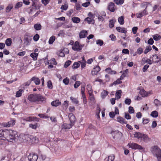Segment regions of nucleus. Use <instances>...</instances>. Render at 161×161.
Returning <instances> with one entry per match:
<instances>
[{"mask_svg":"<svg viewBox=\"0 0 161 161\" xmlns=\"http://www.w3.org/2000/svg\"><path fill=\"white\" fill-rule=\"evenodd\" d=\"M28 99L31 102L37 103H44L46 99L39 94H31L28 97Z\"/></svg>","mask_w":161,"mask_h":161,"instance_id":"obj_1","label":"nucleus"},{"mask_svg":"<svg viewBox=\"0 0 161 161\" xmlns=\"http://www.w3.org/2000/svg\"><path fill=\"white\" fill-rule=\"evenodd\" d=\"M17 132L12 130H7L6 140L10 142L14 140L16 137L17 136Z\"/></svg>","mask_w":161,"mask_h":161,"instance_id":"obj_2","label":"nucleus"},{"mask_svg":"<svg viewBox=\"0 0 161 161\" xmlns=\"http://www.w3.org/2000/svg\"><path fill=\"white\" fill-rule=\"evenodd\" d=\"M134 136L135 138H137L141 140L146 142H147L150 140V138L148 137L147 135L139 132H135L134 134Z\"/></svg>","mask_w":161,"mask_h":161,"instance_id":"obj_3","label":"nucleus"},{"mask_svg":"<svg viewBox=\"0 0 161 161\" xmlns=\"http://www.w3.org/2000/svg\"><path fill=\"white\" fill-rule=\"evenodd\" d=\"M128 146L133 149H138L140 150H141L143 151H145V148L144 147L136 143L130 142L128 144Z\"/></svg>","mask_w":161,"mask_h":161,"instance_id":"obj_4","label":"nucleus"},{"mask_svg":"<svg viewBox=\"0 0 161 161\" xmlns=\"http://www.w3.org/2000/svg\"><path fill=\"white\" fill-rule=\"evenodd\" d=\"M15 121L14 119H11L7 122H4L1 124V125L4 127H8L12 126L15 125Z\"/></svg>","mask_w":161,"mask_h":161,"instance_id":"obj_5","label":"nucleus"},{"mask_svg":"<svg viewBox=\"0 0 161 161\" xmlns=\"http://www.w3.org/2000/svg\"><path fill=\"white\" fill-rule=\"evenodd\" d=\"M7 130H0V140H6Z\"/></svg>","mask_w":161,"mask_h":161,"instance_id":"obj_6","label":"nucleus"},{"mask_svg":"<svg viewBox=\"0 0 161 161\" xmlns=\"http://www.w3.org/2000/svg\"><path fill=\"white\" fill-rule=\"evenodd\" d=\"M28 158L30 161H36L38 156L36 154H32L29 155Z\"/></svg>","mask_w":161,"mask_h":161,"instance_id":"obj_7","label":"nucleus"},{"mask_svg":"<svg viewBox=\"0 0 161 161\" xmlns=\"http://www.w3.org/2000/svg\"><path fill=\"white\" fill-rule=\"evenodd\" d=\"M70 123L74 125L76 121V118L75 115L72 113H70L68 116Z\"/></svg>","mask_w":161,"mask_h":161,"instance_id":"obj_8","label":"nucleus"},{"mask_svg":"<svg viewBox=\"0 0 161 161\" xmlns=\"http://www.w3.org/2000/svg\"><path fill=\"white\" fill-rule=\"evenodd\" d=\"M154 151L158 161H161V150L159 148H156V149Z\"/></svg>","mask_w":161,"mask_h":161,"instance_id":"obj_9","label":"nucleus"},{"mask_svg":"<svg viewBox=\"0 0 161 161\" xmlns=\"http://www.w3.org/2000/svg\"><path fill=\"white\" fill-rule=\"evenodd\" d=\"M39 119L37 118H35L33 117L30 116L23 119V120L26 121L31 122L36 120L37 121H39Z\"/></svg>","mask_w":161,"mask_h":161,"instance_id":"obj_10","label":"nucleus"},{"mask_svg":"<svg viewBox=\"0 0 161 161\" xmlns=\"http://www.w3.org/2000/svg\"><path fill=\"white\" fill-rule=\"evenodd\" d=\"M147 8V6L145 9L142 12H141L139 14H137V18H141L143 15H145L147 14V11L146 10V9Z\"/></svg>","mask_w":161,"mask_h":161,"instance_id":"obj_11","label":"nucleus"},{"mask_svg":"<svg viewBox=\"0 0 161 161\" xmlns=\"http://www.w3.org/2000/svg\"><path fill=\"white\" fill-rule=\"evenodd\" d=\"M114 4L112 2L109 3L108 8L111 12H114L115 11Z\"/></svg>","mask_w":161,"mask_h":161,"instance_id":"obj_12","label":"nucleus"},{"mask_svg":"<svg viewBox=\"0 0 161 161\" xmlns=\"http://www.w3.org/2000/svg\"><path fill=\"white\" fill-rule=\"evenodd\" d=\"M93 70L92 71V75H97V73L100 71V68L98 66H96L93 68Z\"/></svg>","mask_w":161,"mask_h":161,"instance_id":"obj_13","label":"nucleus"},{"mask_svg":"<svg viewBox=\"0 0 161 161\" xmlns=\"http://www.w3.org/2000/svg\"><path fill=\"white\" fill-rule=\"evenodd\" d=\"M72 49L75 51H80V48H79V43L78 41L75 42L74 45L72 47Z\"/></svg>","mask_w":161,"mask_h":161,"instance_id":"obj_14","label":"nucleus"},{"mask_svg":"<svg viewBox=\"0 0 161 161\" xmlns=\"http://www.w3.org/2000/svg\"><path fill=\"white\" fill-rule=\"evenodd\" d=\"M116 29L117 31L119 32H121L126 34L127 32L126 29L124 27H121L119 26L117 27L116 28Z\"/></svg>","mask_w":161,"mask_h":161,"instance_id":"obj_15","label":"nucleus"},{"mask_svg":"<svg viewBox=\"0 0 161 161\" xmlns=\"http://www.w3.org/2000/svg\"><path fill=\"white\" fill-rule=\"evenodd\" d=\"M87 32L86 31H82L79 33V36L80 38H85L87 35Z\"/></svg>","mask_w":161,"mask_h":161,"instance_id":"obj_16","label":"nucleus"},{"mask_svg":"<svg viewBox=\"0 0 161 161\" xmlns=\"http://www.w3.org/2000/svg\"><path fill=\"white\" fill-rule=\"evenodd\" d=\"M51 104L52 106L57 107L61 104V103L59 101V100H56L52 102L51 103Z\"/></svg>","mask_w":161,"mask_h":161,"instance_id":"obj_17","label":"nucleus"},{"mask_svg":"<svg viewBox=\"0 0 161 161\" xmlns=\"http://www.w3.org/2000/svg\"><path fill=\"white\" fill-rule=\"evenodd\" d=\"M31 80V81H34V82L36 85L39 84L40 83V80L38 78L36 77H32Z\"/></svg>","mask_w":161,"mask_h":161,"instance_id":"obj_18","label":"nucleus"},{"mask_svg":"<svg viewBox=\"0 0 161 161\" xmlns=\"http://www.w3.org/2000/svg\"><path fill=\"white\" fill-rule=\"evenodd\" d=\"M73 125L71 123L69 124L64 123L63 125L62 128L65 129H69L71 128Z\"/></svg>","mask_w":161,"mask_h":161,"instance_id":"obj_19","label":"nucleus"},{"mask_svg":"<svg viewBox=\"0 0 161 161\" xmlns=\"http://www.w3.org/2000/svg\"><path fill=\"white\" fill-rule=\"evenodd\" d=\"M31 139V143H37L38 142V139L36 136H30Z\"/></svg>","mask_w":161,"mask_h":161,"instance_id":"obj_20","label":"nucleus"},{"mask_svg":"<svg viewBox=\"0 0 161 161\" xmlns=\"http://www.w3.org/2000/svg\"><path fill=\"white\" fill-rule=\"evenodd\" d=\"M89 99L90 100L91 103L92 104H94L95 103V97H94V95L92 93H89Z\"/></svg>","mask_w":161,"mask_h":161,"instance_id":"obj_21","label":"nucleus"},{"mask_svg":"<svg viewBox=\"0 0 161 161\" xmlns=\"http://www.w3.org/2000/svg\"><path fill=\"white\" fill-rule=\"evenodd\" d=\"M117 121L121 124H127L126 121L125 120V119L122 117H118L117 118Z\"/></svg>","mask_w":161,"mask_h":161,"instance_id":"obj_22","label":"nucleus"},{"mask_svg":"<svg viewBox=\"0 0 161 161\" xmlns=\"http://www.w3.org/2000/svg\"><path fill=\"white\" fill-rule=\"evenodd\" d=\"M122 91L121 90L117 91L115 93V97L117 99H119L121 96Z\"/></svg>","mask_w":161,"mask_h":161,"instance_id":"obj_23","label":"nucleus"},{"mask_svg":"<svg viewBox=\"0 0 161 161\" xmlns=\"http://www.w3.org/2000/svg\"><path fill=\"white\" fill-rule=\"evenodd\" d=\"M71 20L73 22L75 23H78L80 21V19L77 17H74L72 18Z\"/></svg>","mask_w":161,"mask_h":161,"instance_id":"obj_24","label":"nucleus"},{"mask_svg":"<svg viewBox=\"0 0 161 161\" xmlns=\"http://www.w3.org/2000/svg\"><path fill=\"white\" fill-rule=\"evenodd\" d=\"M124 18L123 16L119 17L118 19V21L119 23L121 25H122L124 23Z\"/></svg>","mask_w":161,"mask_h":161,"instance_id":"obj_25","label":"nucleus"},{"mask_svg":"<svg viewBox=\"0 0 161 161\" xmlns=\"http://www.w3.org/2000/svg\"><path fill=\"white\" fill-rule=\"evenodd\" d=\"M24 92V91L23 89H19L18 91L16 92V97H20Z\"/></svg>","mask_w":161,"mask_h":161,"instance_id":"obj_26","label":"nucleus"},{"mask_svg":"<svg viewBox=\"0 0 161 161\" xmlns=\"http://www.w3.org/2000/svg\"><path fill=\"white\" fill-rule=\"evenodd\" d=\"M142 61L144 63H147L149 64H151L153 63L152 61L150 59L146 60L145 58H142Z\"/></svg>","mask_w":161,"mask_h":161,"instance_id":"obj_27","label":"nucleus"},{"mask_svg":"<svg viewBox=\"0 0 161 161\" xmlns=\"http://www.w3.org/2000/svg\"><path fill=\"white\" fill-rule=\"evenodd\" d=\"M153 39L155 41H158L160 40L161 38L160 35L156 34L153 36Z\"/></svg>","mask_w":161,"mask_h":161,"instance_id":"obj_28","label":"nucleus"},{"mask_svg":"<svg viewBox=\"0 0 161 161\" xmlns=\"http://www.w3.org/2000/svg\"><path fill=\"white\" fill-rule=\"evenodd\" d=\"M114 158L115 157L114 155H111L109 156L108 158H106L105 160L107 161H113Z\"/></svg>","mask_w":161,"mask_h":161,"instance_id":"obj_29","label":"nucleus"},{"mask_svg":"<svg viewBox=\"0 0 161 161\" xmlns=\"http://www.w3.org/2000/svg\"><path fill=\"white\" fill-rule=\"evenodd\" d=\"M12 39L10 38L7 39L5 41V43L6 45L8 46H9L11 45L12 44Z\"/></svg>","mask_w":161,"mask_h":161,"instance_id":"obj_30","label":"nucleus"},{"mask_svg":"<svg viewBox=\"0 0 161 161\" xmlns=\"http://www.w3.org/2000/svg\"><path fill=\"white\" fill-rule=\"evenodd\" d=\"M38 54L35 53H32L30 54V56L34 60H36L37 59Z\"/></svg>","mask_w":161,"mask_h":161,"instance_id":"obj_31","label":"nucleus"},{"mask_svg":"<svg viewBox=\"0 0 161 161\" xmlns=\"http://www.w3.org/2000/svg\"><path fill=\"white\" fill-rule=\"evenodd\" d=\"M34 27L36 30H40L41 29L42 26L40 24H36L34 25Z\"/></svg>","mask_w":161,"mask_h":161,"instance_id":"obj_32","label":"nucleus"},{"mask_svg":"<svg viewBox=\"0 0 161 161\" xmlns=\"http://www.w3.org/2000/svg\"><path fill=\"white\" fill-rule=\"evenodd\" d=\"M114 2L117 5H121L124 3V0H114Z\"/></svg>","mask_w":161,"mask_h":161,"instance_id":"obj_33","label":"nucleus"},{"mask_svg":"<svg viewBox=\"0 0 161 161\" xmlns=\"http://www.w3.org/2000/svg\"><path fill=\"white\" fill-rule=\"evenodd\" d=\"M38 125V124L37 123H36L34 125L31 124H29V127L31 128L32 129L36 130L37 127Z\"/></svg>","mask_w":161,"mask_h":161,"instance_id":"obj_34","label":"nucleus"},{"mask_svg":"<svg viewBox=\"0 0 161 161\" xmlns=\"http://www.w3.org/2000/svg\"><path fill=\"white\" fill-rule=\"evenodd\" d=\"M108 92L105 90H104L101 93V97L103 98H104L108 95Z\"/></svg>","mask_w":161,"mask_h":161,"instance_id":"obj_35","label":"nucleus"},{"mask_svg":"<svg viewBox=\"0 0 161 161\" xmlns=\"http://www.w3.org/2000/svg\"><path fill=\"white\" fill-rule=\"evenodd\" d=\"M70 99L73 103L76 104H77L78 103L79 101L77 98H76L72 97H70Z\"/></svg>","mask_w":161,"mask_h":161,"instance_id":"obj_36","label":"nucleus"},{"mask_svg":"<svg viewBox=\"0 0 161 161\" xmlns=\"http://www.w3.org/2000/svg\"><path fill=\"white\" fill-rule=\"evenodd\" d=\"M152 50V47L151 46H147L144 51V53L145 54L149 52L150 51Z\"/></svg>","mask_w":161,"mask_h":161,"instance_id":"obj_37","label":"nucleus"},{"mask_svg":"<svg viewBox=\"0 0 161 161\" xmlns=\"http://www.w3.org/2000/svg\"><path fill=\"white\" fill-rule=\"evenodd\" d=\"M22 4L23 3L21 2H19L15 5L14 8L15 9H18L19 8L22 7Z\"/></svg>","mask_w":161,"mask_h":161,"instance_id":"obj_38","label":"nucleus"},{"mask_svg":"<svg viewBox=\"0 0 161 161\" xmlns=\"http://www.w3.org/2000/svg\"><path fill=\"white\" fill-rule=\"evenodd\" d=\"M151 115L153 117H157L158 115V112L156 111L152 112L151 114Z\"/></svg>","mask_w":161,"mask_h":161,"instance_id":"obj_39","label":"nucleus"},{"mask_svg":"<svg viewBox=\"0 0 161 161\" xmlns=\"http://www.w3.org/2000/svg\"><path fill=\"white\" fill-rule=\"evenodd\" d=\"M80 64L79 63L75 62L72 66V68L73 69H77L80 66Z\"/></svg>","mask_w":161,"mask_h":161,"instance_id":"obj_40","label":"nucleus"},{"mask_svg":"<svg viewBox=\"0 0 161 161\" xmlns=\"http://www.w3.org/2000/svg\"><path fill=\"white\" fill-rule=\"evenodd\" d=\"M55 39V36H52L51 37L48 41L49 43L50 44H52L53 42L54 41Z\"/></svg>","mask_w":161,"mask_h":161,"instance_id":"obj_41","label":"nucleus"},{"mask_svg":"<svg viewBox=\"0 0 161 161\" xmlns=\"http://www.w3.org/2000/svg\"><path fill=\"white\" fill-rule=\"evenodd\" d=\"M13 6L11 4H9L6 7V12H9L13 8Z\"/></svg>","mask_w":161,"mask_h":161,"instance_id":"obj_42","label":"nucleus"},{"mask_svg":"<svg viewBox=\"0 0 161 161\" xmlns=\"http://www.w3.org/2000/svg\"><path fill=\"white\" fill-rule=\"evenodd\" d=\"M114 134H115V135L113 137L114 138H117L118 137V136H121L122 135V134L119 131H116L114 132Z\"/></svg>","mask_w":161,"mask_h":161,"instance_id":"obj_43","label":"nucleus"},{"mask_svg":"<svg viewBox=\"0 0 161 161\" xmlns=\"http://www.w3.org/2000/svg\"><path fill=\"white\" fill-rule=\"evenodd\" d=\"M79 62L80 64L81 67L82 69H83L86 67V62L80 60L79 61Z\"/></svg>","mask_w":161,"mask_h":161,"instance_id":"obj_44","label":"nucleus"},{"mask_svg":"<svg viewBox=\"0 0 161 161\" xmlns=\"http://www.w3.org/2000/svg\"><path fill=\"white\" fill-rule=\"evenodd\" d=\"M86 89L89 92V93H92V87L90 85H87L86 86Z\"/></svg>","mask_w":161,"mask_h":161,"instance_id":"obj_45","label":"nucleus"},{"mask_svg":"<svg viewBox=\"0 0 161 161\" xmlns=\"http://www.w3.org/2000/svg\"><path fill=\"white\" fill-rule=\"evenodd\" d=\"M96 44L100 46H102L103 44V42L100 39L97 40L96 41Z\"/></svg>","mask_w":161,"mask_h":161,"instance_id":"obj_46","label":"nucleus"},{"mask_svg":"<svg viewBox=\"0 0 161 161\" xmlns=\"http://www.w3.org/2000/svg\"><path fill=\"white\" fill-rule=\"evenodd\" d=\"M47 87L50 89H52L53 88V86L52 83V82L51 80H48L47 82Z\"/></svg>","mask_w":161,"mask_h":161,"instance_id":"obj_47","label":"nucleus"},{"mask_svg":"<svg viewBox=\"0 0 161 161\" xmlns=\"http://www.w3.org/2000/svg\"><path fill=\"white\" fill-rule=\"evenodd\" d=\"M106 15V14L105 13H103L102 16H100V15H98V19L102 21H103L104 20V18L103 17V16H105Z\"/></svg>","mask_w":161,"mask_h":161,"instance_id":"obj_48","label":"nucleus"},{"mask_svg":"<svg viewBox=\"0 0 161 161\" xmlns=\"http://www.w3.org/2000/svg\"><path fill=\"white\" fill-rule=\"evenodd\" d=\"M81 83L80 81H76L74 85V88H78L80 86Z\"/></svg>","mask_w":161,"mask_h":161,"instance_id":"obj_49","label":"nucleus"},{"mask_svg":"<svg viewBox=\"0 0 161 161\" xmlns=\"http://www.w3.org/2000/svg\"><path fill=\"white\" fill-rule=\"evenodd\" d=\"M143 50L142 47H139L137 50L136 53L137 54L140 55L143 52Z\"/></svg>","mask_w":161,"mask_h":161,"instance_id":"obj_50","label":"nucleus"},{"mask_svg":"<svg viewBox=\"0 0 161 161\" xmlns=\"http://www.w3.org/2000/svg\"><path fill=\"white\" fill-rule=\"evenodd\" d=\"M140 93L143 97H145L147 96L146 92L144 90L140 91Z\"/></svg>","mask_w":161,"mask_h":161,"instance_id":"obj_51","label":"nucleus"},{"mask_svg":"<svg viewBox=\"0 0 161 161\" xmlns=\"http://www.w3.org/2000/svg\"><path fill=\"white\" fill-rule=\"evenodd\" d=\"M49 64L50 63L48 62V64ZM50 64L54 65H56L57 64V62L56 61L55 59L54 58H52L50 60Z\"/></svg>","mask_w":161,"mask_h":161,"instance_id":"obj_52","label":"nucleus"},{"mask_svg":"<svg viewBox=\"0 0 161 161\" xmlns=\"http://www.w3.org/2000/svg\"><path fill=\"white\" fill-rule=\"evenodd\" d=\"M30 136H32L31 135H26L25 136V138L26 139L27 141L29 143H31V139L30 138Z\"/></svg>","mask_w":161,"mask_h":161,"instance_id":"obj_53","label":"nucleus"},{"mask_svg":"<svg viewBox=\"0 0 161 161\" xmlns=\"http://www.w3.org/2000/svg\"><path fill=\"white\" fill-rule=\"evenodd\" d=\"M121 80L120 78L117 79L116 81H114L113 83V85H116L117 84H120L122 83Z\"/></svg>","mask_w":161,"mask_h":161,"instance_id":"obj_54","label":"nucleus"},{"mask_svg":"<svg viewBox=\"0 0 161 161\" xmlns=\"http://www.w3.org/2000/svg\"><path fill=\"white\" fill-rule=\"evenodd\" d=\"M71 61L69 60L67 61L65 63V64L64 65V67L65 68L67 67L68 66H69L71 64Z\"/></svg>","mask_w":161,"mask_h":161,"instance_id":"obj_55","label":"nucleus"},{"mask_svg":"<svg viewBox=\"0 0 161 161\" xmlns=\"http://www.w3.org/2000/svg\"><path fill=\"white\" fill-rule=\"evenodd\" d=\"M131 102V99L128 98L126 99L125 100V103L128 105H130Z\"/></svg>","mask_w":161,"mask_h":161,"instance_id":"obj_56","label":"nucleus"},{"mask_svg":"<svg viewBox=\"0 0 161 161\" xmlns=\"http://www.w3.org/2000/svg\"><path fill=\"white\" fill-rule=\"evenodd\" d=\"M63 81L65 85H67L69 82V79L68 77H66L63 80Z\"/></svg>","mask_w":161,"mask_h":161,"instance_id":"obj_57","label":"nucleus"},{"mask_svg":"<svg viewBox=\"0 0 161 161\" xmlns=\"http://www.w3.org/2000/svg\"><path fill=\"white\" fill-rule=\"evenodd\" d=\"M80 4V3L78 2L76 3L75 8L77 10H79L81 9Z\"/></svg>","mask_w":161,"mask_h":161,"instance_id":"obj_58","label":"nucleus"},{"mask_svg":"<svg viewBox=\"0 0 161 161\" xmlns=\"http://www.w3.org/2000/svg\"><path fill=\"white\" fill-rule=\"evenodd\" d=\"M114 21L112 19L109 21V27L110 28H112L114 26Z\"/></svg>","mask_w":161,"mask_h":161,"instance_id":"obj_59","label":"nucleus"},{"mask_svg":"<svg viewBox=\"0 0 161 161\" xmlns=\"http://www.w3.org/2000/svg\"><path fill=\"white\" fill-rule=\"evenodd\" d=\"M92 19L89 17H87L85 19V21L87 22L88 23L90 24L92 23Z\"/></svg>","mask_w":161,"mask_h":161,"instance_id":"obj_60","label":"nucleus"},{"mask_svg":"<svg viewBox=\"0 0 161 161\" xmlns=\"http://www.w3.org/2000/svg\"><path fill=\"white\" fill-rule=\"evenodd\" d=\"M149 65L148 64H146L145 65L142 69L143 71L144 72H146L147 71V69L149 68Z\"/></svg>","mask_w":161,"mask_h":161,"instance_id":"obj_61","label":"nucleus"},{"mask_svg":"<svg viewBox=\"0 0 161 161\" xmlns=\"http://www.w3.org/2000/svg\"><path fill=\"white\" fill-rule=\"evenodd\" d=\"M68 5L66 4L62 5L61 7V9L64 10H66L68 8Z\"/></svg>","mask_w":161,"mask_h":161,"instance_id":"obj_62","label":"nucleus"},{"mask_svg":"<svg viewBox=\"0 0 161 161\" xmlns=\"http://www.w3.org/2000/svg\"><path fill=\"white\" fill-rule=\"evenodd\" d=\"M39 38V36L38 34H36L33 37V40L35 41H37Z\"/></svg>","mask_w":161,"mask_h":161,"instance_id":"obj_63","label":"nucleus"},{"mask_svg":"<svg viewBox=\"0 0 161 161\" xmlns=\"http://www.w3.org/2000/svg\"><path fill=\"white\" fill-rule=\"evenodd\" d=\"M129 112L130 114H132L134 112V110L133 107L130 106L129 108Z\"/></svg>","mask_w":161,"mask_h":161,"instance_id":"obj_64","label":"nucleus"}]
</instances>
